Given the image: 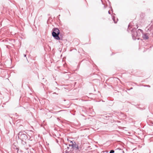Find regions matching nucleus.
Returning a JSON list of instances; mask_svg holds the SVG:
<instances>
[{"instance_id": "1", "label": "nucleus", "mask_w": 153, "mask_h": 153, "mask_svg": "<svg viewBox=\"0 0 153 153\" xmlns=\"http://www.w3.org/2000/svg\"><path fill=\"white\" fill-rule=\"evenodd\" d=\"M132 38L133 39L135 40L137 39V37L138 36L137 32L136 31V30H133L131 31ZM139 39V38H137Z\"/></svg>"}, {"instance_id": "2", "label": "nucleus", "mask_w": 153, "mask_h": 153, "mask_svg": "<svg viewBox=\"0 0 153 153\" xmlns=\"http://www.w3.org/2000/svg\"><path fill=\"white\" fill-rule=\"evenodd\" d=\"M59 34H57L54 32H52V35L53 37L56 40H59L60 39V37L59 36Z\"/></svg>"}, {"instance_id": "3", "label": "nucleus", "mask_w": 153, "mask_h": 153, "mask_svg": "<svg viewBox=\"0 0 153 153\" xmlns=\"http://www.w3.org/2000/svg\"><path fill=\"white\" fill-rule=\"evenodd\" d=\"M27 136L25 134H21L19 136V138L22 141L26 139Z\"/></svg>"}, {"instance_id": "4", "label": "nucleus", "mask_w": 153, "mask_h": 153, "mask_svg": "<svg viewBox=\"0 0 153 153\" xmlns=\"http://www.w3.org/2000/svg\"><path fill=\"white\" fill-rule=\"evenodd\" d=\"M143 38L144 39H147L149 38V36L147 33L143 34L142 36Z\"/></svg>"}, {"instance_id": "5", "label": "nucleus", "mask_w": 153, "mask_h": 153, "mask_svg": "<svg viewBox=\"0 0 153 153\" xmlns=\"http://www.w3.org/2000/svg\"><path fill=\"white\" fill-rule=\"evenodd\" d=\"M53 32H54L55 33H57V34H59L60 33V31L59 29L57 28H54L53 30Z\"/></svg>"}, {"instance_id": "6", "label": "nucleus", "mask_w": 153, "mask_h": 153, "mask_svg": "<svg viewBox=\"0 0 153 153\" xmlns=\"http://www.w3.org/2000/svg\"><path fill=\"white\" fill-rule=\"evenodd\" d=\"M69 142L70 143V144L69 145V146H71L72 147H74V144L73 143V142L72 141L70 140Z\"/></svg>"}, {"instance_id": "7", "label": "nucleus", "mask_w": 153, "mask_h": 153, "mask_svg": "<svg viewBox=\"0 0 153 153\" xmlns=\"http://www.w3.org/2000/svg\"><path fill=\"white\" fill-rule=\"evenodd\" d=\"M73 147L75 148L76 149H77L79 148L78 146L76 144H74V147Z\"/></svg>"}, {"instance_id": "8", "label": "nucleus", "mask_w": 153, "mask_h": 153, "mask_svg": "<svg viewBox=\"0 0 153 153\" xmlns=\"http://www.w3.org/2000/svg\"><path fill=\"white\" fill-rule=\"evenodd\" d=\"M114 151L113 150H112L110 151L109 153H114Z\"/></svg>"}, {"instance_id": "9", "label": "nucleus", "mask_w": 153, "mask_h": 153, "mask_svg": "<svg viewBox=\"0 0 153 153\" xmlns=\"http://www.w3.org/2000/svg\"><path fill=\"white\" fill-rule=\"evenodd\" d=\"M138 30H140V31L141 33H143V30H142L141 29H139Z\"/></svg>"}, {"instance_id": "10", "label": "nucleus", "mask_w": 153, "mask_h": 153, "mask_svg": "<svg viewBox=\"0 0 153 153\" xmlns=\"http://www.w3.org/2000/svg\"><path fill=\"white\" fill-rule=\"evenodd\" d=\"M108 13H109V14H110V11H108Z\"/></svg>"}, {"instance_id": "11", "label": "nucleus", "mask_w": 153, "mask_h": 153, "mask_svg": "<svg viewBox=\"0 0 153 153\" xmlns=\"http://www.w3.org/2000/svg\"><path fill=\"white\" fill-rule=\"evenodd\" d=\"M113 19L114 21L113 18ZM114 23H116V22H115V21H114Z\"/></svg>"}, {"instance_id": "12", "label": "nucleus", "mask_w": 153, "mask_h": 153, "mask_svg": "<svg viewBox=\"0 0 153 153\" xmlns=\"http://www.w3.org/2000/svg\"><path fill=\"white\" fill-rule=\"evenodd\" d=\"M24 56H25V57H26V55H25Z\"/></svg>"}]
</instances>
